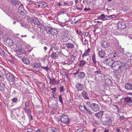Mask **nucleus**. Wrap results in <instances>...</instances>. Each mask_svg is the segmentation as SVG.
<instances>
[{"label": "nucleus", "instance_id": "44", "mask_svg": "<svg viewBox=\"0 0 132 132\" xmlns=\"http://www.w3.org/2000/svg\"><path fill=\"white\" fill-rule=\"evenodd\" d=\"M18 99L16 97H14L12 99V101L13 102L15 103L18 101Z\"/></svg>", "mask_w": 132, "mask_h": 132}, {"label": "nucleus", "instance_id": "1", "mask_svg": "<svg viewBox=\"0 0 132 132\" xmlns=\"http://www.w3.org/2000/svg\"><path fill=\"white\" fill-rule=\"evenodd\" d=\"M128 66V64L126 63H122L120 61H117L114 62L112 67L114 70H120L121 71H123L127 68Z\"/></svg>", "mask_w": 132, "mask_h": 132}, {"label": "nucleus", "instance_id": "21", "mask_svg": "<svg viewBox=\"0 0 132 132\" xmlns=\"http://www.w3.org/2000/svg\"><path fill=\"white\" fill-rule=\"evenodd\" d=\"M81 95L86 100H89V98L88 96L87 92L85 91H83L81 93Z\"/></svg>", "mask_w": 132, "mask_h": 132}, {"label": "nucleus", "instance_id": "3", "mask_svg": "<svg viewBox=\"0 0 132 132\" xmlns=\"http://www.w3.org/2000/svg\"><path fill=\"white\" fill-rule=\"evenodd\" d=\"M60 120L61 121L64 123L68 124L70 123L69 118L66 114H63L61 117Z\"/></svg>", "mask_w": 132, "mask_h": 132}, {"label": "nucleus", "instance_id": "41", "mask_svg": "<svg viewBox=\"0 0 132 132\" xmlns=\"http://www.w3.org/2000/svg\"><path fill=\"white\" fill-rule=\"evenodd\" d=\"M116 16L115 15H110L108 16L107 17L109 19H112L113 18H115L116 17Z\"/></svg>", "mask_w": 132, "mask_h": 132}, {"label": "nucleus", "instance_id": "47", "mask_svg": "<svg viewBox=\"0 0 132 132\" xmlns=\"http://www.w3.org/2000/svg\"><path fill=\"white\" fill-rule=\"evenodd\" d=\"M28 105H29L28 102L27 101L26 102H25V106L26 109H28L29 108V107L28 106Z\"/></svg>", "mask_w": 132, "mask_h": 132}, {"label": "nucleus", "instance_id": "50", "mask_svg": "<svg viewBox=\"0 0 132 132\" xmlns=\"http://www.w3.org/2000/svg\"><path fill=\"white\" fill-rule=\"evenodd\" d=\"M60 90L61 92H63L64 91V87L63 86H61L60 88Z\"/></svg>", "mask_w": 132, "mask_h": 132}, {"label": "nucleus", "instance_id": "13", "mask_svg": "<svg viewBox=\"0 0 132 132\" xmlns=\"http://www.w3.org/2000/svg\"><path fill=\"white\" fill-rule=\"evenodd\" d=\"M17 54V56L19 58H22V56L24 54V51L23 50H17L15 51Z\"/></svg>", "mask_w": 132, "mask_h": 132}, {"label": "nucleus", "instance_id": "19", "mask_svg": "<svg viewBox=\"0 0 132 132\" xmlns=\"http://www.w3.org/2000/svg\"><path fill=\"white\" fill-rule=\"evenodd\" d=\"M105 51L102 50L99 51L98 55L101 58H103L105 57Z\"/></svg>", "mask_w": 132, "mask_h": 132}, {"label": "nucleus", "instance_id": "53", "mask_svg": "<svg viewBox=\"0 0 132 132\" xmlns=\"http://www.w3.org/2000/svg\"><path fill=\"white\" fill-rule=\"evenodd\" d=\"M41 68H43L44 69L46 70L47 71L48 70H49V68L48 66L45 67H42Z\"/></svg>", "mask_w": 132, "mask_h": 132}, {"label": "nucleus", "instance_id": "23", "mask_svg": "<svg viewBox=\"0 0 132 132\" xmlns=\"http://www.w3.org/2000/svg\"><path fill=\"white\" fill-rule=\"evenodd\" d=\"M65 45L68 48H72L74 47V45L72 43H67L65 44Z\"/></svg>", "mask_w": 132, "mask_h": 132}, {"label": "nucleus", "instance_id": "17", "mask_svg": "<svg viewBox=\"0 0 132 132\" xmlns=\"http://www.w3.org/2000/svg\"><path fill=\"white\" fill-rule=\"evenodd\" d=\"M92 60L93 63L95 65H97V63L98 62L96 60V55L94 52L92 55Z\"/></svg>", "mask_w": 132, "mask_h": 132}, {"label": "nucleus", "instance_id": "64", "mask_svg": "<svg viewBox=\"0 0 132 132\" xmlns=\"http://www.w3.org/2000/svg\"><path fill=\"white\" fill-rule=\"evenodd\" d=\"M120 95H117L116 98V99H118L119 98V97H120Z\"/></svg>", "mask_w": 132, "mask_h": 132}, {"label": "nucleus", "instance_id": "25", "mask_svg": "<svg viewBox=\"0 0 132 132\" xmlns=\"http://www.w3.org/2000/svg\"><path fill=\"white\" fill-rule=\"evenodd\" d=\"M51 31V35H53L56 36L57 35L58 33V32L57 30L53 28Z\"/></svg>", "mask_w": 132, "mask_h": 132}, {"label": "nucleus", "instance_id": "62", "mask_svg": "<svg viewBox=\"0 0 132 132\" xmlns=\"http://www.w3.org/2000/svg\"><path fill=\"white\" fill-rule=\"evenodd\" d=\"M64 12H65V11H61L60 12V14H63L64 13Z\"/></svg>", "mask_w": 132, "mask_h": 132}, {"label": "nucleus", "instance_id": "40", "mask_svg": "<svg viewBox=\"0 0 132 132\" xmlns=\"http://www.w3.org/2000/svg\"><path fill=\"white\" fill-rule=\"evenodd\" d=\"M0 55H5V52L3 49L0 48Z\"/></svg>", "mask_w": 132, "mask_h": 132}, {"label": "nucleus", "instance_id": "6", "mask_svg": "<svg viewBox=\"0 0 132 132\" xmlns=\"http://www.w3.org/2000/svg\"><path fill=\"white\" fill-rule=\"evenodd\" d=\"M27 19L28 21V22H29L28 30L32 32L33 31V26L32 25L33 19L32 18H31L30 16H27Z\"/></svg>", "mask_w": 132, "mask_h": 132}, {"label": "nucleus", "instance_id": "28", "mask_svg": "<svg viewBox=\"0 0 132 132\" xmlns=\"http://www.w3.org/2000/svg\"><path fill=\"white\" fill-rule=\"evenodd\" d=\"M34 24L37 26L40 24L39 21L36 18L34 17Z\"/></svg>", "mask_w": 132, "mask_h": 132}, {"label": "nucleus", "instance_id": "24", "mask_svg": "<svg viewBox=\"0 0 132 132\" xmlns=\"http://www.w3.org/2000/svg\"><path fill=\"white\" fill-rule=\"evenodd\" d=\"M86 61L83 60H80L78 64V65L80 67H82L86 63Z\"/></svg>", "mask_w": 132, "mask_h": 132}, {"label": "nucleus", "instance_id": "33", "mask_svg": "<svg viewBox=\"0 0 132 132\" xmlns=\"http://www.w3.org/2000/svg\"><path fill=\"white\" fill-rule=\"evenodd\" d=\"M70 17L68 14H66L64 15V21L65 22H68L70 20Z\"/></svg>", "mask_w": 132, "mask_h": 132}, {"label": "nucleus", "instance_id": "45", "mask_svg": "<svg viewBox=\"0 0 132 132\" xmlns=\"http://www.w3.org/2000/svg\"><path fill=\"white\" fill-rule=\"evenodd\" d=\"M22 48V46L20 45H17L16 46V48L18 50H23Z\"/></svg>", "mask_w": 132, "mask_h": 132}, {"label": "nucleus", "instance_id": "7", "mask_svg": "<svg viewBox=\"0 0 132 132\" xmlns=\"http://www.w3.org/2000/svg\"><path fill=\"white\" fill-rule=\"evenodd\" d=\"M110 45V43L105 40H102L101 43V46L104 48L106 49Z\"/></svg>", "mask_w": 132, "mask_h": 132}, {"label": "nucleus", "instance_id": "52", "mask_svg": "<svg viewBox=\"0 0 132 132\" xmlns=\"http://www.w3.org/2000/svg\"><path fill=\"white\" fill-rule=\"evenodd\" d=\"M83 129L82 128H79L78 129L76 132H82Z\"/></svg>", "mask_w": 132, "mask_h": 132}, {"label": "nucleus", "instance_id": "31", "mask_svg": "<svg viewBox=\"0 0 132 132\" xmlns=\"http://www.w3.org/2000/svg\"><path fill=\"white\" fill-rule=\"evenodd\" d=\"M124 100L125 101L124 103H128L129 102H132L131 97H127L126 98H124Z\"/></svg>", "mask_w": 132, "mask_h": 132}, {"label": "nucleus", "instance_id": "46", "mask_svg": "<svg viewBox=\"0 0 132 132\" xmlns=\"http://www.w3.org/2000/svg\"><path fill=\"white\" fill-rule=\"evenodd\" d=\"M59 100L60 102L62 104L63 103V101H62V97L61 95H60L59 96Z\"/></svg>", "mask_w": 132, "mask_h": 132}, {"label": "nucleus", "instance_id": "15", "mask_svg": "<svg viewBox=\"0 0 132 132\" xmlns=\"http://www.w3.org/2000/svg\"><path fill=\"white\" fill-rule=\"evenodd\" d=\"M76 74H77V77L80 79H82L84 78L85 77V74L83 72H76Z\"/></svg>", "mask_w": 132, "mask_h": 132}, {"label": "nucleus", "instance_id": "32", "mask_svg": "<svg viewBox=\"0 0 132 132\" xmlns=\"http://www.w3.org/2000/svg\"><path fill=\"white\" fill-rule=\"evenodd\" d=\"M5 88L4 84L3 83L0 82V91H3L4 89Z\"/></svg>", "mask_w": 132, "mask_h": 132}, {"label": "nucleus", "instance_id": "12", "mask_svg": "<svg viewBox=\"0 0 132 132\" xmlns=\"http://www.w3.org/2000/svg\"><path fill=\"white\" fill-rule=\"evenodd\" d=\"M4 42L9 46H12L14 45V43L13 40L10 38H6L4 40Z\"/></svg>", "mask_w": 132, "mask_h": 132}, {"label": "nucleus", "instance_id": "48", "mask_svg": "<svg viewBox=\"0 0 132 132\" xmlns=\"http://www.w3.org/2000/svg\"><path fill=\"white\" fill-rule=\"evenodd\" d=\"M86 112L89 114H91L92 112L89 110L87 109L86 108L85 109Z\"/></svg>", "mask_w": 132, "mask_h": 132}, {"label": "nucleus", "instance_id": "51", "mask_svg": "<svg viewBox=\"0 0 132 132\" xmlns=\"http://www.w3.org/2000/svg\"><path fill=\"white\" fill-rule=\"evenodd\" d=\"M76 33L79 35L80 34L82 35V32L80 30V31H79L78 30H76Z\"/></svg>", "mask_w": 132, "mask_h": 132}, {"label": "nucleus", "instance_id": "39", "mask_svg": "<svg viewBox=\"0 0 132 132\" xmlns=\"http://www.w3.org/2000/svg\"><path fill=\"white\" fill-rule=\"evenodd\" d=\"M88 56H89V54L86 52L84 53L82 55V56L83 57V59H84V58H86V57Z\"/></svg>", "mask_w": 132, "mask_h": 132}, {"label": "nucleus", "instance_id": "9", "mask_svg": "<svg viewBox=\"0 0 132 132\" xmlns=\"http://www.w3.org/2000/svg\"><path fill=\"white\" fill-rule=\"evenodd\" d=\"M91 108L93 111L97 112L100 110L99 106L95 103H92L91 105Z\"/></svg>", "mask_w": 132, "mask_h": 132}, {"label": "nucleus", "instance_id": "56", "mask_svg": "<svg viewBox=\"0 0 132 132\" xmlns=\"http://www.w3.org/2000/svg\"><path fill=\"white\" fill-rule=\"evenodd\" d=\"M90 48H88V49L87 50V51L86 52V53H89L90 52Z\"/></svg>", "mask_w": 132, "mask_h": 132}, {"label": "nucleus", "instance_id": "59", "mask_svg": "<svg viewBox=\"0 0 132 132\" xmlns=\"http://www.w3.org/2000/svg\"><path fill=\"white\" fill-rule=\"evenodd\" d=\"M27 131L28 132L32 131V129L30 128H28L27 129Z\"/></svg>", "mask_w": 132, "mask_h": 132}, {"label": "nucleus", "instance_id": "49", "mask_svg": "<svg viewBox=\"0 0 132 132\" xmlns=\"http://www.w3.org/2000/svg\"><path fill=\"white\" fill-rule=\"evenodd\" d=\"M88 35V32H82V35L83 36H85L86 37H87Z\"/></svg>", "mask_w": 132, "mask_h": 132}, {"label": "nucleus", "instance_id": "43", "mask_svg": "<svg viewBox=\"0 0 132 132\" xmlns=\"http://www.w3.org/2000/svg\"><path fill=\"white\" fill-rule=\"evenodd\" d=\"M52 132H60L59 130L57 128H52Z\"/></svg>", "mask_w": 132, "mask_h": 132}, {"label": "nucleus", "instance_id": "63", "mask_svg": "<svg viewBox=\"0 0 132 132\" xmlns=\"http://www.w3.org/2000/svg\"><path fill=\"white\" fill-rule=\"evenodd\" d=\"M27 112L28 113L30 114L31 111L29 110H28V109H27Z\"/></svg>", "mask_w": 132, "mask_h": 132}, {"label": "nucleus", "instance_id": "29", "mask_svg": "<svg viewBox=\"0 0 132 132\" xmlns=\"http://www.w3.org/2000/svg\"><path fill=\"white\" fill-rule=\"evenodd\" d=\"M58 56V54L55 52H53L51 55V58L54 59H55Z\"/></svg>", "mask_w": 132, "mask_h": 132}, {"label": "nucleus", "instance_id": "54", "mask_svg": "<svg viewBox=\"0 0 132 132\" xmlns=\"http://www.w3.org/2000/svg\"><path fill=\"white\" fill-rule=\"evenodd\" d=\"M61 73L64 76L65 74V72L63 70H62L61 71Z\"/></svg>", "mask_w": 132, "mask_h": 132}, {"label": "nucleus", "instance_id": "11", "mask_svg": "<svg viewBox=\"0 0 132 132\" xmlns=\"http://www.w3.org/2000/svg\"><path fill=\"white\" fill-rule=\"evenodd\" d=\"M75 87L78 91H82L84 88L83 85L80 83H77Z\"/></svg>", "mask_w": 132, "mask_h": 132}, {"label": "nucleus", "instance_id": "38", "mask_svg": "<svg viewBox=\"0 0 132 132\" xmlns=\"http://www.w3.org/2000/svg\"><path fill=\"white\" fill-rule=\"evenodd\" d=\"M105 18V16L104 14H101L100 16L98 17L97 19L98 20L102 19Z\"/></svg>", "mask_w": 132, "mask_h": 132}, {"label": "nucleus", "instance_id": "42", "mask_svg": "<svg viewBox=\"0 0 132 132\" xmlns=\"http://www.w3.org/2000/svg\"><path fill=\"white\" fill-rule=\"evenodd\" d=\"M50 88L52 90V93L54 94L56 91V87H54V88H52V86H51Z\"/></svg>", "mask_w": 132, "mask_h": 132}, {"label": "nucleus", "instance_id": "2", "mask_svg": "<svg viewBox=\"0 0 132 132\" xmlns=\"http://www.w3.org/2000/svg\"><path fill=\"white\" fill-rule=\"evenodd\" d=\"M112 120L110 118L106 117L102 121V123L105 126H109L112 124Z\"/></svg>", "mask_w": 132, "mask_h": 132}, {"label": "nucleus", "instance_id": "5", "mask_svg": "<svg viewBox=\"0 0 132 132\" xmlns=\"http://www.w3.org/2000/svg\"><path fill=\"white\" fill-rule=\"evenodd\" d=\"M6 76L7 79L9 81L13 82L15 80V77L11 73L8 72L6 73Z\"/></svg>", "mask_w": 132, "mask_h": 132}, {"label": "nucleus", "instance_id": "60", "mask_svg": "<svg viewBox=\"0 0 132 132\" xmlns=\"http://www.w3.org/2000/svg\"><path fill=\"white\" fill-rule=\"evenodd\" d=\"M11 18L12 19H13L14 20H15L17 19V17L15 16H14V17H11Z\"/></svg>", "mask_w": 132, "mask_h": 132}, {"label": "nucleus", "instance_id": "20", "mask_svg": "<svg viewBox=\"0 0 132 132\" xmlns=\"http://www.w3.org/2000/svg\"><path fill=\"white\" fill-rule=\"evenodd\" d=\"M103 114V112L101 111L95 113L94 116L96 118L99 119L101 118Z\"/></svg>", "mask_w": 132, "mask_h": 132}, {"label": "nucleus", "instance_id": "14", "mask_svg": "<svg viewBox=\"0 0 132 132\" xmlns=\"http://www.w3.org/2000/svg\"><path fill=\"white\" fill-rule=\"evenodd\" d=\"M118 28L123 29L126 27V25L124 22L120 21L119 22L118 24Z\"/></svg>", "mask_w": 132, "mask_h": 132}, {"label": "nucleus", "instance_id": "57", "mask_svg": "<svg viewBox=\"0 0 132 132\" xmlns=\"http://www.w3.org/2000/svg\"><path fill=\"white\" fill-rule=\"evenodd\" d=\"M29 4H31L32 5L33 4V2L31 1H28Z\"/></svg>", "mask_w": 132, "mask_h": 132}, {"label": "nucleus", "instance_id": "4", "mask_svg": "<svg viewBox=\"0 0 132 132\" xmlns=\"http://www.w3.org/2000/svg\"><path fill=\"white\" fill-rule=\"evenodd\" d=\"M69 34L68 31L67 30H64L61 33V39L64 42H66L68 40V36Z\"/></svg>", "mask_w": 132, "mask_h": 132}, {"label": "nucleus", "instance_id": "58", "mask_svg": "<svg viewBox=\"0 0 132 132\" xmlns=\"http://www.w3.org/2000/svg\"><path fill=\"white\" fill-rule=\"evenodd\" d=\"M90 8H85V9H84V11H88L90 10Z\"/></svg>", "mask_w": 132, "mask_h": 132}, {"label": "nucleus", "instance_id": "37", "mask_svg": "<svg viewBox=\"0 0 132 132\" xmlns=\"http://www.w3.org/2000/svg\"><path fill=\"white\" fill-rule=\"evenodd\" d=\"M86 108V107L85 106H84L81 105H80L79 107V109L82 111H83L84 110H85Z\"/></svg>", "mask_w": 132, "mask_h": 132}, {"label": "nucleus", "instance_id": "34", "mask_svg": "<svg viewBox=\"0 0 132 132\" xmlns=\"http://www.w3.org/2000/svg\"><path fill=\"white\" fill-rule=\"evenodd\" d=\"M4 77L2 72L0 73V82L4 81Z\"/></svg>", "mask_w": 132, "mask_h": 132}, {"label": "nucleus", "instance_id": "8", "mask_svg": "<svg viewBox=\"0 0 132 132\" xmlns=\"http://www.w3.org/2000/svg\"><path fill=\"white\" fill-rule=\"evenodd\" d=\"M105 63L107 65L110 66L112 65L114 62V60L112 58H108L105 60L104 61Z\"/></svg>", "mask_w": 132, "mask_h": 132}, {"label": "nucleus", "instance_id": "18", "mask_svg": "<svg viewBox=\"0 0 132 132\" xmlns=\"http://www.w3.org/2000/svg\"><path fill=\"white\" fill-rule=\"evenodd\" d=\"M52 28H53L50 26H47L45 27L44 29L47 33L50 34H51V31Z\"/></svg>", "mask_w": 132, "mask_h": 132}, {"label": "nucleus", "instance_id": "22", "mask_svg": "<svg viewBox=\"0 0 132 132\" xmlns=\"http://www.w3.org/2000/svg\"><path fill=\"white\" fill-rule=\"evenodd\" d=\"M22 61L25 64H29L30 63L29 60L27 58L25 57L21 58Z\"/></svg>", "mask_w": 132, "mask_h": 132}, {"label": "nucleus", "instance_id": "26", "mask_svg": "<svg viewBox=\"0 0 132 132\" xmlns=\"http://www.w3.org/2000/svg\"><path fill=\"white\" fill-rule=\"evenodd\" d=\"M51 81L52 84L54 85H57L60 83L59 80H56L54 78L52 79Z\"/></svg>", "mask_w": 132, "mask_h": 132}, {"label": "nucleus", "instance_id": "35", "mask_svg": "<svg viewBox=\"0 0 132 132\" xmlns=\"http://www.w3.org/2000/svg\"><path fill=\"white\" fill-rule=\"evenodd\" d=\"M120 120L121 121H123L126 120V118L124 117L123 115H122L120 117Z\"/></svg>", "mask_w": 132, "mask_h": 132}, {"label": "nucleus", "instance_id": "27", "mask_svg": "<svg viewBox=\"0 0 132 132\" xmlns=\"http://www.w3.org/2000/svg\"><path fill=\"white\" fill-rule=\"evenodd\" d=\"M8 1L15 5H19V3L16 0H8Z\"/></svg>", "mask_w": 132, "mask_h": 132}, {"label": "nucleus", "instance_id": "61", "mask_svg": "<svg viewBox=\"0 0 132 132\" xmlns=\"http://www.w3.org/2000/svg\"><path fill=\"white\" fill-rule=\"evenodd\" d=\"M110 131V130H109L108 129H106L104 131H103L104 132H109Z\"/></svg>", "mask_w": 132, "mask_h": 132}, {"label": "nucleus", "instance_id": "55", "mask_svg": "<svg viewBox=\"0 0 132 132\" xmlns=\"http://www.w3.org/2000/svg\"><path fill=\"white\" fill-rule=\"evenodd\" d=\"M4 70V68L0 66V73L2 72V71Z\"/></svg>", "mask_w": 132, "mask_h": 132}, {"label": "nucleus", "instance_id": "10", "mask_svg": "<svg viewBox=\"0 0 132 132\" xmlns=\"http://www.w3.org/2000/svg\"><path fill=\"white\" fill-rule=\"evenodd\" d=\"M20 5L19 7L18 11L21 15H23L26 13V11L24 9L23 5L21 3H20Z\"/></svg>", "mask_w": 132, "mask_h": 132}, {"label": "nucleus", "instance_id": "30", "mask_svg": "<svg viewBox=\"0 0 132 132\" xmlns=\"http://www.w3.org/2000/svg\"><path fill=\"white\" fill-rule=\"evenodd\" d=\"M132 87V85L129 83H127L125 85V88L127 90H130L131 89Z\"/></svg>", "mask_w": 132, "mask_h": 132}, {"label": "nucleus", "instance_id": "36", "mask_svg": "<svg viewBox=\"0 0 132 132\" xmlns=\"http://www.w3.org/2000/svg\"><path fill=\"white\" fill-rule=\"evenodd\" d=\"M41 66V65L39 63H34V68H38L40 67Z\"/></svg>", "mask_w": 132, "mask_h": 132}, {"label": "nucleus", "instance_id": "16", "mask_svg": "<svg viewBox=\"0 0 132 132\" xmlns=\"http://www.w3.org/2000/svg\"><path fill=\"white\" fill-rule=\"evenodd\" d=\"M93 73L94 74V75L101 74V71L100 70L98 67H95L93 69Z\"/></svg>", "mask_w": 132, "mask_h": 132}]
</instances>
